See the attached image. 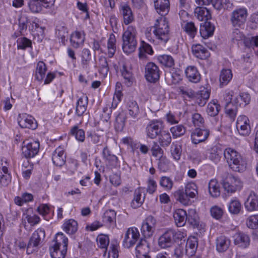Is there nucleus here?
Wrapping results in <instances>:
<instances>
[{"label": "nucleus", "mask_w": 258, "mask_h": 258, "mask_svg": "<svg viewBox=\"0 0 258 258\" xmlns=\"http://www.w3.org/2000/svg\"><path fill=\"white\" fill-rule=\"evenodd\" d=\"M54 244L49 247L51 258H65L68 249V239L61 232L56 234Z\"/></svg>", "instance_id": "nucleus-1"}, {"label": "nucleus", "mask_w": 258, "mask_h": 258, "mask_svg": "<svg viewBox=\"0 0 258 258\" xmlns=\"http://www.w3.org/2000/svg\"><path fill=\"white\" fill-rule=\"evenodd\" d=\"M224 155L229 166L233 171L241 172L246 169L245 161L235 150L228 148L224 150Z\"/></svg>", "instance_id": "nucleus-2"}, {"label": "nucleus", "mask_w": 258, "mask_h": 258, "mask_svg": "<svg viewBox=\"0 0 258 258\" xmlns=\"http://www.w3.org/2000/svg\"><path fill=\"white\" fill-rule=\"evenodd\" d=\"M136 30L133 26H128L123 32L122 36V50L127 54L135 51L137 45V41L136 37Z\"/></svg>", "instance_id": "nucleus-3"}, {"label": "nucleus", "mask_w": 258, "mask_h": 258, "mask_svg": "<svg viewBox=\"0 0 258 258\" xmlns=\"http://www.w3.org/2000/svg\"><path fill=\"white\" fill-rule=\"evenodd\" d=\"M222 184L225 191L228 194L240 190L243 186V183L238 177L229 173L224 174Z\"/></svg>", "instance_id": "nucleus-4"}, {"label": "nucleus", "mask_w": 258, "mask_h": 258, "mask_svg": "<svg viewBox=\"0 0 258 258\" xmlns=\"http://www.w3.org/2000/svg\"><path fill=\"white\" fill-rule=\"evenodd\" d=\"M153 33L156 38L161 41L166 43L170 38V29L168 21L165 18L157 19L154 25Z\"/></svg>", "instance_id": "nucleus-5"}, {"label": "nucleus", "mask_w": 258, "mask_h": 258, "mask_svg": "<svg viewBox=\"0 0 258 258\" xmlns=\"http://www.w3.org/2000/svg\"><path fill=\"white\" fill-rule=\"evenodd\" d=\"M182 233L173 229L166 230L158 239L159 245L163 248L171 247L176 240L181 239Z\"/></svg>", "instance_id": "nucleus-6"}, {"label": "nucleus", "mask_w": 258, "mask_h": 258, "mask_svg": "<svg viewBox=\"0 0 258 258\" xmlns=\"http://www.w3.org/2000/svg\"><path fill=\"white\" fill-rule=\"evenodd\" d=\"M248 12L245 8H239L233 10L230 14V22L233 27L241 28L247 20Z\"/></svg>", "instance_id": "nucleus-7"}, {"label": "nucleus", "mask_w": 258, "mask_h": 258, "mask_svg": "<svg viewBox=\"0 0 258 258\" xmlns=\"http://www.w3.org/2000/svg\"><path fill=\"white\" fill-rule=\"evenodd\" d=\"M45 237V232L43 228H38L35 230L30 237L27 244L26 252L30 254L37 251L42 240Z\"/></svg>", "instance_id": "nucleus-8"}, {"label": "nucleus", "mask_w": 258, "mask_h": 258, "mask_svg": "<svg viewBox=\"0 0 258 258\" xmlns=\"http://www.w3.org/2000/svg\"><path fill=\"white\" fill-rule=\"evenodd\" d=\"M164 129L163 122L160 119H153L149 121L146 127L147 135L151 139H156Z\"/></svg>", "instance_id": "nucleus-9"}, {"label": "nucleus", "mask_w": 258, "mask_h": 258, "mask_svg": "<svg viewBox=\"0 0 258 258\" xmlns=\"http://www.w3.org/2000/svg\"><path fill=\"white\" fill-rule=\"evenodd\" d=\"M145 76L150 83H155L160 78V70L158 67L154 62H148L145 66Z\"/></svg>", "instance_id": "nucleus-10"}, {"label": "nucleus", "mask_w": 258, "mask_h": 258, "mask_svg": "<svg viewBox=\"0 0 258 258\" xmlns=\"http://www.w3.org/2000/svg\"><path fill=\"white\" fill-rule=\"evenodd\" d=\"M140 233L136 227H131L127 229L123 241V246L125 248L133 246L140 237Z\"/></svg>", "instance_id": "nucleus-11"}, {"label": "nucleus", "mask_w": 258, "mask_h": 258, "mask_svg": "<svg viewBox=\"0 0 258 258\" xmlns=\"http://www.w3.org/2000/svg\"><path fill=\"white\" fill-rule=\"evenodd\" d=\"M156 221L152 216H149L143 221L141 227V232L145 238L151 237L155 232Z\"/></svg>", "instance_id": "nucleus-12"}, {"label": "nucleus", "mask_w": 258, "mask_h": 258, "mask_svg": "<svg viewBox=\"0 0 258 258\" xmlns=\"http://www.w3.org/2000/svg\"><path fill=\"white\" fill-rule=\"evenodd\" d=\"M236 128L240 134L243 136L248 135L250 131L248 118L245 115L239 116L237 118Z\"/></svg>", "instance_id": "nucleus-13"}, {"label": "nucleus", "mask_w": 258, "mask_h": 258, "mask_svg": "<svg viewBox=\"0 0 258 258\" xmlns=\"http://www.w3.org/2000/svg\"><path fill=\"white\" fill-rule=\"evenodd\" d=\"M235 245L242 248H247L250 244V238L243 232H237L233 236Z\"/></svg>", "instance_id": "nucleus-14"}, {"label": "nucleus", "mask_w": 258, "mask_h": 258, "mask_svg": "<svg viewBox=\"0 0 258 258\" xmlns=\"http://www.w3.org/2000/svg\"><path fill=\"white\" fill-rule=\"evenodd\" d=\"M18 123L22 128L35 130L37 127V123L35 119L26 114L19 115Z\"/></svg>", "instance_id": "nucleus-15"}, {"label": "nucleus", "mask_w": 258, "mask_h": 258, "mask_svg": "<svg viewBox=\"0 0 258 258\" xmlns=\"http://www.w3.org/2000/svg\"><path fill=\"white\" fill-rule=\"evenodd\" d=\"M209 136V130L198 128L191 134V139L193 144H198L204 142Z\"/></svg>", "instance_id": "nucleus-16"}, {"label": "nucleus", "mask_w": 258, "mask_h": 258, "mask_svg": "<svg viewBox=\"0 0 258 258\" xmlns=\"http://www.w3.org/2000/svg\"><path fill=\"white\" fill-rule=\"evenodd\" d=\"M244 206L248 211L258 210V196L254 192L250 191L244 203Z\"/></svg>", "instance_id": "nucleus-17"}, {"label": "nucleus", "mask_w": 258, "mask_h": 258, "mask_svg": "<svg viewBox=\"0 0 258 258\" xmlns=\"http://www.w3.org/2000/svg\"><path fill=\"white\" fill-rule=\"evenodd\" d=\"M191 50L194 55L201 59H206L210 56V53L208 49L199 44L193 45Z\"/></svg>", "instance_id": "nucleus-18"}, {"label": "nucleus", "mask_w": 258, "mask_h": 258, "mask_svg": "<svg viewBox=\"0 0 258 258\" xmlns=\"http://www.w3.org/2000/svg\"><path fill=\"white\" fill-rule=\"evenodd\" d=\"M156 12L161 16L168 14L170 9L169 0H154Z\"/></svg>", "instance_id": "nucleus-19"}, {"label": "nucleus", "mask_w": 258, "mask_h": 258, "mask_svg": "<svg viewBox=\"0 0 258 258\" xmlns=\"http://www.w3.org/2000/svg\"><path fill=\"white\" fill-rule=\"evenodd\" d=\"M215 30V27L210 22L206 21L200 25V33L201 36L204 39L212 36Z\"/></svg>", "instance_id": "nucleus-20"}, {"label": "nucleus", "mask_w": 258, "mask_h": 258, "mask_svg": "<svg viewBox=\"0 0 258 258\" xmlns=\"http://www.w3.org/2000/svg\"><path fill=\"white\" fill-rule=\"evenodd\" d=\"M230 239L224 235H220L217 237L216 240V250L219 252H223L226 251L230 245Z\"/></svg>", "instance_id": "nucleus-21"}, {"label": "nucleus", "mask_w": 258, "mask_h": 258, "mask_svg": "<svg viewBox=\"0 0 258 258\" xmlns=\"http://www.w3.org/2000/svg\"><path fill=\"white\" fill-rule=\"evenodd\" d=\"M185 74L186 78L191 82L197 83L200 81L201 75L195 66L187 67L185 69Z\"/></svg>", "instance_id": "nucleus-22"}, {"label": "nucleus", "mask_w": 258, "mask_h": 258, "mask_svg": "<svg viewBox=\"0 0 258 258\" xmlns=\"http://www.w3.org/2000/svg\"><path fill=\"white\" fill-rule=\"evenodd\" d=\"M136 250L140 254L137 258H150V256L147 254L150 250L149 243L145 239L140 240L136 246Z\"/></svg>", "instance_id": "nucleus-23"}, {"label": "nucleus", "mask_w": 258, "mask_h": 258, "mask_svg": "<svg viewBox=\"0 0 258 258\" xmlns=\"http://www.w3.org/2000/svg\"><path fill=\"white\" fill-rule=\"evenodd\" d=\"M173 218L177 226H183L187 221V213L183 209H177L173 213Z\"/></svg>", "instance_id": "nucleus-24"}, {"label": "nucleus", "mask_w": 258, "mask_h": 258, "mask_svg": "<svg viewBox=\"0 0 258 258\" xmlns=\"http://www.w3.org/2000/svg\"><path fill=\"white\" fill-rule=\"evenodd\" d=\"M198 242L197 238L191 237L188 238L185 245V253L187 256H192L195 255L197 249Z\"/></svg>", "instance_id": "nucleus-25"}, {"label": "nucleus", "mask_w": 258, "mask_h": 258, "mask_svg": "<svg viewBox=\"0 0 258 258\" xmlns=\"http://www.w3.org/2000/svg\"><path fill=\"white\" fill-rule=\"evenodd\" d=\"M210 95V91L205 88L196 93L195 100L200 106H204L208 100Z\"/></svg>", "instance_id": "nucleus-26"}, {"label": "nucleus", "mask_w": 258, "mask_h": 258, "mask_svg": "<svg viewBox=\"0 0 258 258\" xmlns=\"http://www.w3.org/2000/svg\"><path fill=\"white\" fill-rule=\"evenodd\" d=\"M120 12L123 18V22L125 25H128L134 20L132 11L131 8L126 5H123L121 6Z\"/></svg>", "instance_id": "nucleus-27"}, {"label": "nucleus", "mask_w": 258, "mask_h": 258, "mask_svg": "<svg viewBox=\"0 0 258 258\" xmlns=\"http://www.w3.org/2000/svg\"><path fill=\"white\" fill-rule=\"evenodd\" d=\"M174 197L177 201L184 206L189 205L192 203L191 198L186 194L183 189L175 191L174 193Z\"/></svg>", "instance_id": "nucleus-28"}, {"label": "nucleus", "mask_w": 258, "mask_h": 258, "mask_svg": "<svg viewBox=\"0 0 258 258\" xmlns=\"http://www.w3.org/2000/svg\"><path fill=\"white\" fill-rule=\"evenodd\" d=\"M195 17L201 21H208L211 17L209 10L205 7H197L195 10Z\"/></svg>", "instance_id": "nucleus-29"}, {"label": "nucleus", "mask_w": 258, "mask_h": 258, "mask_svg": "<svg viewBox=\"0 0 258 258\" xmlns=\"http://www.w3.org/2000/svg\"><path fill=\"white\" fill-rule=\"evenodd\" d=\"M186 221L194 228H199V218L195 209H191L188 210Z\"/></svg>", "instance_id": "nucleus-30"}, {"label": "nucleus", "mask_w": 258, "mask_h": 258, "mask_svg": "<svg viewBox=\"0 0 258 258\" xmlns=\"http://www.w3.org/2000/svg\"><path fill=\"white\" fill-rule=\"evenodd\" d=\"M85 40V36L81 32L76 31L71 35L70 41L72 46L77 48L83 45Z\"/></svg>", "instance_id": "nucleus-31"}, {"label": "nucleus", "mask_w": 258, "mask_h": 258, "mask_svg": "<svg viewBox=\"0 0 258 258\" xmlns=\"http://www.w3.org/2000/svg\"><path fill=\"white\" fill-rule=\"evenodd\" d=\"M222 153V150L218 146H213L207 152V155L208 158L215 163L220 161V154Z\"/></svg>", "instance_id": "nucleus-32"}, {"label": "nucleus", "mask_w": 258, "mask_h": 258, "mask_svg": "<svg viewBox=\"0 0 258 258\" xmlns=\"http://www.w3.org/2000/svg\"><path fill=\"white\" fill-rule=\"evenodd\" d=\"M63 229L67 233L73 234L78 230V223L74 219H69L64 223Z\"/></svg>", "instance_id": "nucleus-33"}, {"label": "nucleus", "mask_w": 258, "mask_h": 258, "mask_svg": "<svg viewBox=\"0 0 258 258\" xmlns=\"http://www.w3.org/2000/svg\"><path fill=\"white\" fill-rule=\"evenodd\" d=\"M159 62L166 68L172 69L175 65L174 59L170 55L163 54L158 56Z\"/></svg>", "instance_id": "nucleus-34"}, {"label": "nucleus", "mask_w": 258, "mask_h": 258, "mask_svg": "<svg viewBox=\"0 0 258 258\" xmlns=\"http://www.w3.org/2000/svg\"><path fill=\"white\" fill-rule=\"evenodd\" d=\"M232 78V72L229 69H223L220 72L219 80L220 86L227 85Z\"/></svg>", "instance_id": "nucleus-35"}, {"label": "nucleus", "mask_w": 258, "mask_h": 258, "mask_svg": "<svg viewBox=\"0 0 258 258\" xmlns=\"http://www.w3.org/2000/svg\"><path fill=\"white\" fill-rule=\"evenodd\" d=\"M22 154L26 158L34 157L39 152V146H22Z\"/></svg>", "instance_id": "nucleus-36"}, {"label": "nucleus", "mask_w": 258, "mask_h": 258, "mask_svg": "<svg viewBox=\"0 0 258 258\" xmlns=\"http://www.w3.org/2000/svg\"><path fill=\"white\" fill-rule=\"evenodd\" d=\"M238 106L239 104L235 103L234 100L233 102L227 103L225 105L226 113L233 120L234 119L236 115Z\"/></svg>", "instance_id": "nucleus-37"}, {"label": "nucleus", "mask_w": 258, "mask_h": 258, "mask_svg": "<svg viewBox=\"0 0 258 258\" xmlns=\"http://www.w3.org/2000/svg\"><path fill=\"white\" fill-rule=\"evenodd\" d=\"M103 221L104 223L110 225L115 224L116 223V213L113 210L105 211L103 214Z\"/></svg>", "instance_id": "nucleus-38"}, {"label": "nucleus", "mask_w": 258, "mask_h": 258, "mask_svg": "<svg viewBox=\"0 0 258 258\" xmlns=\"http://www.w3.org/2000/svg\"><path fill=\"white\" fill-rule=\"evenodd\" d=\"M209 191L210 195L214 198L220 196L219 185L216 179H211L209 183Z\"/></svg>", "instance_id": "nucleus-39"}, {"label": "nucleus", "mask_w": 258, "mask_h": 258, "mask_svg": "<svg viewBox=\"0 0 258 258\" xmlns=\"http://www.w3.org/2000/svg\"><path fill=\"white\" fill-rule=\"evenodd\" d=\"M229 212L232 214H238L241 209V205L239 201L236 199H233L228 204Z\"/></svg>", "instance_id": "nucleus-40"}, {"label": "nucleus", "mask_w": 258, "mask_h": 258, "mask_svg": "<svg viewBox=\"0 0 258 258\" xmlns=\"http://www.w3.org/2000/svg\"><path fill=\"white\" fill-rule=\"evenodd\" d=\"M154 51L150 45L142 41L139 47V57L140 58H144L145 57V54L147 53L150 55L153 54Z\"/></svg>", "instance_id": "nucleus-41"}, {"label": "nucleus", "mask_w": 258, "mask_h": 258, "mask_svg": "<svg viewBox=\"0 0 258 258\" xmlns=\"http://www.w3.org/2000/svg\"><path fill=\"white\" fill-rule=\"evenodd\" d=\"M47 68L43 61H39L36 68L35 77L37 80L41 81L45 77Z\"/></svg>", "instance_id": "nucleus-42"}, {"label": "nucleus", "mask_w": 258, "mask_h": 258, "mask_svg": "<svg viewBox=\"0 0 258 258\" xmlns=\"http://www.w3.org/2000/svg\"><path fill=\"white\" fill-rule=\"evenodd\" d=\"M28 7L31 12L37 13L42 11L43 4L41 0H30Z\"/></svg>", "instance_id": "nucleus-43"}, {"label": "nucleus", "mask_w": 258, "mask_h": 258, "mask_svg": "<svg viewBox=\"0 0 258 258\" xmlns=\"http://www.w3.org/2000/svg\"><path fill=\"white\" fill-rule=\"evenodd\" d=\"M129 115L134 119H138L139 115V107L136 101H131L128 104Z\"/></svg>", "instance_id": "nucleus-44"}, {"label": "nucleus", "mask_w": 258, "mask_h": 258, "mask_svg": "<svg viewBox=\"0 0 258 258\" xmlns=\"http://www.w3.org/2000/svg\"><path fill=\"white\" fill-rule=\"evenodd\" d=\"M125 116L123 113H119L115 118L114 128L117 132H121L125 125Z\"/></svg>", "instance_id": "nucleus-45"}, {"label": "nucleus", "mask_w": 258, "mask_h": 258, "mask_svg": "<svg viewBox=\"0 0 258 258\" xmlns=\"http://www.w3.org/2000/svg\"><path fill=\"white\" fill-rule=\"evenodd\" d=\"M182 28L189 36L194 38L197 33V28L196 27L195 24L192 22H186L182 25Z\"/></svg>", "instance_id": "nucleus-46"}, {"label": "nucleus", "mask_w": 258, "mask_h": 258, "mask_svg": "<svg viewBox=\"0 0 258 258\" xmlns=\"http://www.w3.org/2000/svg\"><path fill=\"white\" fill-rule=\"evenodd\" d=\"M98 246L102 249H105V252H106L107 246L109 243V239L107 235L101 234H99L97 238Z\"/></svg>", "instance_id": "nucleus-47"}, {"label": "nucleus", "mask_w": 258, "mask_h": 258, "mask_svg": "<svg viewBox=\"0 0 258 258\" xmlns=\"http://www.w3.org/2000/svg\"><path fill=\"white\" fill-rule=\"evenodd\" d=\"M158 141L161 145H168L171 141L170 133L164 129L158 136Z\"/></svg>", "instance_id": "nucleus-48"}, {"label": "nucleus", "mask_w": 258, "mask_h": 258, "mask_svg": "<svg viewBox=\"0 0 258 258\" xmlns=\"http://www.w3.org/2000/svg\"><path fill=\"white\" fill-rule=\"evenodd\" d=\"M145 197L142 198V194L140 189L136 190L134 192V198L131 203L132 208L136 209L141 206L144 201Z\"/></svg>", "instance_id": "nucleus-49"}, {"label": "nucleus", "mask_w": 258, "mask_h": 258, "mask_svg": "<svg viewBox=\"0 0 258 258\" xmlns=\"http://www.w3.org/2000/svg\"><path fill=\"white\" fill-rule=\"evenodd\" d=\"M159 184L166 190H170L173 186V180L168 176H163L160 177Z\"/></svg>", "instance_id": "nucleus-50"}, {"label": "nucleus", "mask_w": 258, "mask_h": 258, "mask_svg": "<svg viewBox=\"0 0 258 258\" xmlns=\"http://www.w3.org/2000/svg\"><path fill=\"white\" fill-rule=\"evenodd\" d=\"M184 190L191 199L195 198L198 194V187L194 182L187 184Z\"/></svg>", "instance_id": "nucleus-51"}, {"label": "nucleus", "mask_w": 258, "mask_h": 258, "mask_svg": "<svg viewBox=\"0 0 258 258\" xmlns=\"http://www.w3.org/2000/svg\"><path fill=\"white\" fill-rule=\"evenodd\" d=\"M115 41L114 35H110L107 42L108 54L110 58L113 57L116 51Z\"/></svg>", "instance_id": "nucleus-52"}, {"label": "nucleus", "mask_w": 258, "mask_h": 258, "mask_svg": "<svg viewBox=\"0 0 258 258\" xmlns=\"http://www.w3.org/2000/svg\"><path fill=\"white\" fill-rule=\"evenodd\" d=\"M220 109V106L215 102H210L207 106V112L211 116L217 115Z\"/></svg>", "instance_id": "nucleus-53"}, {"label": "nucleus", "mask_w": 258, "mask_h": 258, "mask_svg": "<svg viewBox=\"0 0 258 258\" xmlns=\"http://www.w3.org/2000/svg\"><path fill=\"white\" fill-rule=\"evenodd\" d=\"M121 75L124 79V82L128 86L130 85L133 81V77L132 72L127 69L126 67L123 65L121 70Z\"/></svg>", "instance_id": "nucleus-54"}, {"label": "nucleus", "mask_w": 258, "mask_h": 258, "mask_svg": "<svg viewBox=\"0 0 258 258\" xmlns=\"http://www.w3.org/2000/svg\"><path fill=\"white\" fill-rule=\"evenodd\" d=\"M239 99L244 103V105H246L248 104L250 100V97L248 93H241L237 97L234 99L235 103L239 104V106H241L243 104L242 102L239 101Z\"/></svg>", "instance_id": "nucleus-55"}, {"label": "nucleus", "mask_w": 258, "mask_h": 258, "mask_svg": "<svg viewBox=\"0 0 258 258\" xmlns=\"http://www.w3.org/2000/svg\"><path fill=\"white\" fill-rule=\"evenodd\" d=\"M82 64L83 68L87 69L91 60V53L88 49L84 48L82 52Z\"/></svg>", "instance_id": "nucleus-56"}, {"label": "nucleus", "mask_w": 258, "mask_h": 258, "mask_svg": "<svg viewBox=\"0 0 258 258\" xmlns=\"http://www.w3.org/2000/svg\"><path fill=\"white\" fill-rule=\"evenodd\" d=\"M100 73L104 76H107L109 71L108 64L106 58L100 57L99 59Z\"/></svg>", "instance_id": "nucleus-57"}, {"label": "nucleus", "mask_w": 258, "mask_h": 258, "mask_svg": "<svg viewBox=\"0 0 258 258\" xmlns=\"http://www.w3.org/2000/svg\"><path fill=\"white\" fill-rule=\"evenodd\" d=\"M68 31L66 27L64 26L57 27L56 30V35L57 37L61 39V42L64 44L66 38L68 36Z\"/></svg>", "instance_id": "nucleus-58"}, {"label": "nucleus", "mask_w": 258, "mask_h": 258, "mask_svg": "<svg viewBox=\"0 0 258 258\" xmlns=\"http://www.w3.org/2000/svg\"><path fill=\"white\" fill-rule=\"evenodd\" d=\"M170 73L171 74V81L172 84H176L182 80V77L179 70H175L173 68Z\"/></svg>", "instance_id": "nucleus-59"}, {"label": "nucleus", "mask_w": 258, "mask_h": 258, "mask_svg": "<svg viewBox=\"0 0 258 258\" xmlns=\"http://www.w3.org/2000/svg\"><path fill=\"white\" fill-rule=\"evenodd\" d=\"M246 225L251 229L258 228V215H252L249 217L246 220Z\"/></svg>", "instance_id": "nucleus-60"}, {"label": "nucleus", "mask_w": 258, "mask_h": 258, "mask_svg": "<svg viewBox=\"0 0 258 258\" xmlns=\"http://www.w3.org/2000/svg\"><path fill=\"white\" fill-rule=\"evenodd\" d=\"M71 133L75 136L76 139L80 141L83 142L85 140V133L82 129H79L77 126H74L71 130Z\"/></svg>", "instance_id": "nucleus-61"}, {"label": "nucleus", "mask_w": 258, "mask_h": 258, "mask_svg": "<svg viewBox=\"0 0 258 258\" xmlns=\"http://www.w3.org/2000/svg\"><path fill=\"white\" fill-rule=\"evenodd\" d=\"M169 160L165 157H161L158 161V169L162 172H166L169 169Z\"/></svg>", "instance_id": "nucleus-62"}, {"label": "nucleus", "mask_w": 258, "mask_h": 258, "mask_svg": "<svg viewBox=\"0 0 258 258\" xmlns=\"http://www.w3.org/2000/svg\"><path fill=\"white\" fill-rule=\"evenodd\" d=\"M192 121L195 126L200 127L204 126V119L199 113H195L192 115Z\"/></svg>", "instance_id": "nucleus-63"}, {"label": "nucleus", "mask_w": 258, "mask_h": 258, "mask_svg": "<svg viewBox=\"0 0 258 258\" xmlns=\"http://www.w3.org/2000/svg\"><path fill=\"white\" fill-rule=\"evenodd\" d=\"M118 256V251L117 249V242L113 243L111 242L110 246L109 249L108 253V258H117Z\"/></svg>", "instance_id": "nucleus-64"}]
</instances>
